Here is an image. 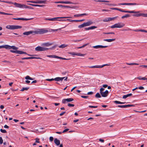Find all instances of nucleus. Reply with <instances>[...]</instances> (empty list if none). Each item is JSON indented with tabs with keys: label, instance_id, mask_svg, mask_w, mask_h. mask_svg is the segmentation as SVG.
<instances>
[{
	"label": "nucleus",
	"instance_id": "obj_1",
	"mask_svg": "<svg viewBox=\"0 0 147 147\" xmlns=\"http://www.w3.org/2000/svg\"><path fill=\"white\" fill-rule=\"evenodd\" d=\"M48 32L47 30H45L44 29H40L38 31H30L28 32H26L23 33V34L24 35H28L30 34L34 33L36 34H41L46 33Z\"/></svg>",
	"mask_w": 147,
	"mask_h": 147
},
{
	"label": "nucleus",
	"instance_id": "obj_2",
	"mask_svg": "<svg viewBox=\"0 0 147 147\" xmlns=\"http://www.w3.org/2000/svg\"><path fill=\"white\" fill-rule=\"evenodd\" d=\"M22 28L21 26L15 25H8L6 27V28L8 29L13 30L21 28Z\"/></svg>",
	"mask_w": 147,
	"mask_h": 147
},
{
	"label": "nucleus",
	"instance_id": "obj_3",
	"mask_svg": "<svg viewBox=\"0 0 147 147\" xmlns=\"http://www.w3.org/2000/svg\"><path fill=\"white\" fill-rule=\"evenodd\" d=\"M125 26V24L123 23H117L115 24L114 25H113L111 26V28H121Z\"/></svg>",
	"mask_w": 147,
	"mask_h": 147
},
{
	"label": "nucleus",
	"instance_id": "obj_4",
	"mask_svg": "<svg viewBox=\"0 0 147 147\" xmlns=\"http://www.w3.org/2000/svg\"><path fill=\"white\" fill-rule=\"evenodd\" d=\"M10 51L11 52L15 53L16 54H27L29 56H32V55L28 54L26 52H24L22 51H19V50H16L15 51L12 50H10Z\"/></svg>",
	"mask_w": 147,
	"mask_h": 147
},
{
	"label": "nucleus",
	"instance_id": "obj_5",
	"mask_svg": "<svg viewBox=\"0 0 147 147\" xmlns=\"http://www.w3.org/2000/svg\"><path fill=\"white\" fill-rule=\"evenodd\" d=\"M47 56L48 57H49L50 58L59 59H61L64 60H69L70 59H66L61 57H59L58 56L55 55H47Z\"/></svg>",
	"mask_w": 147,
	"mask_h": 147
},
{
	"label": "nucleus",
	"instance_id": "obj_6",
	"mask_svg": "<svg viewBox=\"0 0 147 147\" xmlns=\"http://www.w3.org/2000/svg\"><path fill=\"white\" fill-rule=\"evenodd\" d=\"M49 49V48L46 47H41L40 46H38L35 48V50L37 51H47Z\"/></svg>",
	"mask_w": 147,
	"mask_h": 147
},
{
	"label": "nucleus",
	"instance_id": "obj_7",
	"mask_svg": "<svg viewBox=\"0 0 147 147\" xmlns=\"http://www.w3.org/2000/svg\"><path fill=\"white\" fill-rule=\"evenodd\" d=\"M70 17H56L53 18H45V20H49L51 21H55L56 20H58L57 19H60V18H70Z\"/></svg>",
	"mask_w": 147,
	"mask_h": 147
},
{
	"label": "nucleus",
	"instance_id": "obj_8",
	"mask_svg": "<svg viewBox=\"0 0 147 147\" xmlns=\"http://www.w3.org/2000/svg\"><path fill=\"white\" fill-rule=\"evenodd\" d=\"M118 11L128 13H140L139 11H125L121 9H119Z\"/></svg>",
	"mask_w": 147,
	"mask_h": 147
},
{
	"label": "nucleus",
	"instance_id": "obj_9",
	"mask_svg": "<svg viewBox=\"0 0 147 147\" xmlns=\"http://www.w3.org/2000/svg\"><path fill=\"white\" fill-rule=\"evenodd\" d=\"M109 65L107 64H104L102 65H94V66H88V67L89 68H101L103 67L104 66H108Z\"/></svg>",
	"mask_w": 147,
	"mask_h": 147
},
{
	"label": "nucleus",
	"instance_id": "obj_10",
	"mask_svg": "<svg viewBox=\"0 0 147 147\" xmlns=\"http://www.w3.org/2000/svg\"><path fill=\"white\" fill-rule=\"evenodd\" d=\"M136 14H133L132 16H135L136 17H138L140 16H142L144 17H147V13H136Z\"/></svg>",
	"mask_w": 147,
	"mask_h": 147
},
{
	"label": "nucleus",
	"instance_id": "obj_11",
	"mask_svg": "<svg viewBox=\"0 0 147 147\" xmlns=\"http://www.w3.org/2000/svg\"><path fill=\"white\" fill-rule=\"evenodd\" d=\"M138 4L136 3H120L118 4L119 5H138Z\"/></svg>",
	"mask_w": 147,
	"mask_h": 147
},
{
	"label": "nucleus",
	"instance_id": "obj_12",
	"mask_svg": "<svg viewBox=\"0 0 147 147\" xmlns=\"http://www.w3.org/2000/svg\"><path fill=\"white\" fill-rule=\"evenodd\" d=\"M101 96L103 97H107L109 94V91L107 90H106L105 92H102L100 93Z\"/></svg>",
	"mask_w": 147,
	"mask_h": 147
},
{
	"label": "nucleus",
	"instance_id": "obj_13",
	"mask_svg": "<svg viewBox=\"0 0 147 147\" xmlns=\"http://www.w3.org/2000/svg\"><path fill=\"white\" fill-rule=\"evenodd\" d=\"M13 19L17 20H28L33 19V18H30L28 19L24 18H13Z\"/></svg>",
	"mask_w": 147,
	"mask_h": 147
},
{
	"label": "nucleus",
	"instance_id": "obj_14",
	"mask_svg": "<svg viewBox=\"0 0 147 147\" xmlns=\"http://www.w3.org/2000/svg\"><path fill=\"white\" fill-rule=\"evenodd\" d=\"M108 47L107 46H103L101 45H98L95 46H94L92 47L95 49H98L100 48H106L107 47Z\"/></svg>",
	"mask_w": 147,
	"mask_h": 147
},
{
	"label": "nucleus",
	"instance_id": "obj_15",
	"mask_svg": "<svg viewBox=\"0 0 147 147\" xmlns=\"http://www.w3.org/2000/svg\"><path fill=\"white\" fill-rule=\"evenodd\" d=\"M13 4L15 6V7H18L20 8H23L24 7V4H19L17 3H13Z\"/></svg>",
	"mask_w": 147,
	"mask_h": 147
},
{
	"label": "nucleus",
	"instance_id": "obj_16",
	"mask_svg": "<svg viewBox=\"0 0 147 147\" xmlns=\"http://www.w3.org/2000/svg\"><path fill=\"white\" fill-rule=\"evenodd\" d=\"M11 49L13 50H17L18 49V48L14 46H10L7 45V49Z\"/></svg>",
	"mask_w": 147,
	"mask_h": 147
},
{
	"label": "nucleus",
	"instance_id": "obj_17",
	"mask_svg": "<svg viewBox=\"0 0 147 147\" xmlns=\"http://www.w3.org/2000/svg\"><path fill=\"white\" fill-rule=\"evenodd\" d=\"M57 6L61 7L62 8H74L76 7H71L68 6L63 5H57Z\"/></svg>",
	"mask_w": 147,
	"mask_h": 147
},
{
	"label": "nucleus",
	"instance_id": "obj_18",
	"mask_svg": "<svg viewBox=\"0 0 147 147\" xmlns=\"http://www.w3.org/2000/svg\"><path fill=\"white\" fill-rule=\"evenodd\" d=\"M88 14L87 13H84L80 14H76L74 15V16L75 17H77L80 16H87Z\"/></svg>",
	"mask_w": 147,
	"mask_h": 147
},
{
	"label": "nucleus",
	"instance_id": "obj_19",
	"mask_svg": "<svg viewBox=\"0 0 147 147\" xmlns=\"http://www.w3.org/2000/svg\"><path fill=\"white\" fill-rule=\"evenodd\" d=\"M54 142L57 146H59L60 144V141L56 138L55 139Z\"/></svg>",
	"mask_w": 147,
	"mask_h": 147
},
{
	"label": "nucleus",
	"instance_id": "obj_20",
	"mask_svg": "<svg viewBox=\"0 0 147 147\" xmlns=\"http://www.w3.org/2000/svg\"><path fill=\"white\" fill-rule=\"evenodd\" d=\"M94 22L92 21H89L86 22H85L86 26H90L93 24Z\"/></svg>",
	"mask_w": 147,
	"mask_h": 147
},
{
	"label": "nucleus",
	"instance_id": "obj_21",
	"mask_svg": "<svg viewBox=\"0 0 147 147\" xmlns=\"http://www.w3.org/2000/svg\"><path fill=\"white\" fill-rule=\"evenodd\" d=\"M65 78V77H62V78H60V77H57L55 78V81H62Z\"/></svg>",
	"mask_w": 147,
	"mask_h": 147
},
{
	"label": "nucleus",
	"instance_id": "obj_22",
	"mask_svg": "<svg viewBox=\"0 0 147 147\" xmlns=\"http://www.w3.org/2000/svg\"><path fill=\"white\" fill-rule=\"evenodd\" d=\"M113 20V19L112 18H106L104 19L103 21L104 22H107L109 21H110L111 20Z\"/></svg>",
	"mask_w": 147,
	"mask_h": 147
},
{
	"label": "nucleus",
	"instance_id": "obj_23",
	"mask_svg": "<svg viewBox=\"0 0 147 147\" xmlns=\"http://www.w3.org/2000/svg\"><path fill=\"white\" fill-rule=\"evenodd\" d=\"M132 95L131 93L128 94L127 95H124L123 96V99H125L128 97L131 96Z\"/></svg>",
	"mask_w": 147,
	"mask_h": 147
},
{
	"label": "nucleus",
	"instance_id": "obj_24",
	"mask_svg": "<svg viewBox=\"0 0 147 147\" xmlns=\"http://www.w3.org/2000/svg\"><path fill=\"white\" fill-rule=\"evenodd\" d=\"M115 39H105L103 40L104 41H106L109 42H111L115 41Z\"/></svg>",
	"mask_w": 147,
	"mask_h": 147
},
{
	"label": "nucleus",
	"instance_id": "obj_25",
	"mask_svg": "<svg viewBox=\"0 0 147 147\" xmlns=\"http://www.w3.org/2000/svg\"><path fill=\"white\" fill-rule=\"evenodd\" d=\"M136 78L138 79L139 80H147V78L145 77H142L141 76H140Z\"/></svg>",
	"mask_w": 147,
	"mask_h": 147
},
{
	"label": "nucleus",
	"instance_id": "obj_26",
	"mask_svg": "<svg viewBox=\"0 0 147 147\" xmlns=\"http://www.w3.org/2000/svg\"><path fill=\"white\" fill-rule=\"evenodd\" d=\"M28 5L34 7H42L44 6L43 5H35L31 4H28Z\"/></svg>",
	"mask_w": 147,
	"mask_h": 147
},
{
	"label": "nucleus",
	"instance_id": "obj_27",
	"mask_svg": "<svg viewBox=\"0 0 147 147\" xmlns=\"http://www.w3.org/2000/svg\"><path fill=\"white\" fill-rule=\"evenodd\" d=\"M52 45V44L48 42L43 43L42 45L43 46L48 47Z\"/></svg>",
	"mask_w": 147,
	"mask_h": 147
},
{
	"label": "nucleus",
	"instance_id": "obj_28",
	"mask_svg": "<svg viewBox=\"0 0 147 147\" xmlns=\"http://www.w3.org/2000/svg\"><path fill=\"white\" fill-rule=\"evenodd\" d=\"M60 3H65V4H72L73 3H72L70 1H60Z\"/></svg>",
	"mask_w": 147,
	"mask_h": 147
},
{
	"label": "nucleus",
	"instance_id": "obj_29",
	"mask_svg": "<svg viewBox=\"0 0 147 147\" xmlns=\"http://www.w3.org/2000/svg\"><path fill=\"white\" fill-rule=\"evenodd\" d=\"M86 26L85 22H84L82 24L79 25L78 26V28H82Z\"/></svg>",
	"mask_w": 147,
	"mask_h": 147
},
{
	"label": "nucleus",
	"instance_id": "obj_30",
	"mask_svg": "<svg viewBox=\"0 0 147 147\" xmlns=\"http://www.w3.org/2000/svg\"><path fill=\"white\" fill-rule=\"evenodd\" d=\"M84 20V19H82L81 20H72L71 21V22H81Z\"/></svg>",
	"mask_w": 147,
	"mask_h": 147
},
{
	"label": "nucleus",
	"instance_id": "obj_31",
	"mask_svg": "<svg viewBox=\"0 0 147 147\" xmlns=\"http://www.w3.org/2000/svg\"><path fill=\"white\" fill-rule=\"evenodd\" d=\"M68 46V45H67L65 44H62L60 46H59V47L60 48H65L66 47H67Z\"/></svg>",
	"mask_w": 147,
	"mask_h": 147
},
{
	"label": "nucleus",
	"instance_id": "obj_32",
	"mask_svg": "<svg viewBox=\"0 0 147 147\" xmlns=\"http://www.w3.org/2000/svg\"><path fill=\"white\" fill-rule=\"evenodd\" d=\"M114 102L116 104H123L125 103V102H122L119 101L115 100L114 101Z\"/></svg>",
	"mask_w": 147,
	"mask_h": 147
},
{
	"label": "nucleus",
	"instance_id": "obj_33",
	"mask_svg": "<svg viewBox=\"0 0 147 147\" xmlns=\"http://www.w3.org/2000/svg\"><path fill=\"white\" fill-rule=\"evenodd\" d=\"M35 58L34 57H24L22 58V60H24L26 59H35Z\"/></svg>",
	"mask_w": 147,
	"mask_h": 147
},
{
	"label": "nucleus",
	"instance_id": "obj_34",
	"mask_svg": "<svg viewBox=\"0 0 147 147\" xmlns=\"http://www.w3.org/2000/svg\"><path fill=\"white\" fill-rule=\"evenodd\" d=\"M23 8H29L30 9H33L34 8L33 7H32L31 6H28L26 5H24Z\"/></svg>",
	"mask_w": 147,
	"mask_h": 147
},
{
	"label": "nucleus",
	"instance_id": "obj_35",
	"mask_svg": "<svg viewBox=\"0 0 147 147\" xmlns=\"http://www.w3.org/2000/svg\"><path fill=\"white\" fill-rule=\"evenodd\" d=\"M47 1L45 0H38V3H46Z\"/></svg>",
	"mask_w": 147,
	"mask_h": 147
},
{
	"label": "nucleus",
	"instance_id": "obj_36",
	"mask_svg": "<svg viewBox=\"0 0 147 147\" xmlns=\"http://www.w3.org/2000/svg\"><path fill=\"white\" fill-rule=\"evenodd\" d=\"M84 54H82L79 53H76L75 54V55L80 56H84Z\"/></svg>",
	"mask_w": 147,
	"mask_h": 147
},
{
	"label": "nucleus",
	"instance_id": "obj_37",
	"mask_svg": "<svg viewBox=\"0 0 147 147\" xmlns=\"http://www.w3.org/2000/svg\"><path fill=\"white\" fill-rule=\"evenodd\" d=\"M29 88V87H25V88H22L20 90V91H23L24 90H28Z\"/></svg>",
	"mask_w": 147,
	"mask_h": 147
},
{
	"label": "nucleus",
	"instance_id": "obj_38",
	"mask_svg": "<svg viewBox=\"0 0 147 147\" xmlns=\"http://www.w3.org/2000/svg\"><path fill=\"white\" fill-rule=\"evenodd\" d=\"M95 96L96 98H100L101 97L100 94L98 92L95 95Z\"/></svg>",
	"mask_w": 147,
	"mask_h": 147
},
{
	"label": "nucleus",
	"instance_id": "obj_39",
	"mask_svg": "<svg viewBox=\"0 0 147 147\" xmlns=\"http://www.w3.org/2000/svg\"><path fill=\"white\" fill-rule=\"evenodd\" d=\"M130 17V15L129 14H127L125 16H123L121 17L122 19H123L124 18H127Z\"/></svg>",
	"mask_w": 147,
	"mask_h": 147
},
{
	"label": "nucleus",
	"instance_id": "obj_40",
	"mask_svg": "<svg viewBox=\"0 0 147 147\" xmlns=\"http://www.w3.org/2000/svg\"><path fill=\"white\" fill-rule=\"evenodd\" d=\"M25 78L26 79V80H33V79L32 78L30 77L29 76H26Z\"/></svg>",
	"mask_w": 147,
	"mask_h": 147
},
{
	"label": "nucleus",
	"instance_id": "obj_41",
	"mask_svg": "<svg viewBox=\"0 0 147 147\" xmlns=\"http://www.w3.org/2000/svg\"><path fill=\"white\" fill-rule=\"evenodd\" d=\"M66 99V101H67V102H70L74 100V99L73 98H70Z\"/></svg>",
	"mask_w": 147,
	"mask_h": 147
},
{
	"label": "nucleus",
	"instance_id": "obj_42",
	"mask_svg": "<svg viewBox=\"0 0 147 147\" xmlns=\"http://www.w3.org/2000/svg\"><path fill=\"white\" fill-rule=\"evenodd\" d=\"M126 64L129 65H139V64L138 63H126Z\"/></svg>",
	"mask_w": 147,
	"mask_h": 147
},
{
	"label": "nucleus",
	"instance_id": "obj_43",
	"mask_svg": "<svg viewBox=\"0 0 147 147\" xmlns=\"http://www.w3.org/2000/svg\"><path fill=\"white\" fill-rule=\"evenodd\" d=\"M117 107L120 108H126L127 107V105H119L117 106Z\"/></svg>",
	"mask_w": 147,
	"mask_h": 147
},
{
	"label": "nucleus",
	"instance_id": "obj_44",
	"mask_svg": "<svg viewBox=\"0 0 147 147\" xmlns=\"http://www.w3.org/2000/svg\"><path fill=\"white\" fill-rule=\"evenodd\" d=\"M7 45H4L0 46V49L2 48H4L7 49Z\"/></svg>",
	"mask_w": 147,
	"mask_h": 147
},
{
	"label": "nucleus",
	"instance_id": "obj_45",
	"mask_svg": "<svg viewBox=\"0 0 147 147\" xmlns=\"http://www.w3.org/2000/svg\"><path fill=\"white\" fill-rule=\"evenodd\" d=\"M97 28V27L94 26H91V27H89L90 30L94 29L95 28Z\"/></svg>",
	"mask_w": 147,
	"mask_h": 147
},
{
	"label": "nucleus",
	"instance_id": "obj_46",
	"mask_svg": "<svg viewBox=\"0 0 147 147\" xmlns=\"http://www.w3.org/2000/svg\"><path fill=\"white\" fill-rule=\"evenodd\" d=\"M68 53L72 55H75L76 54V53L75 52H69Z\"/></svg>",
	"mask_w": 147,
	"mask_h": 147
},
{
	"label": "nucleus",
	"instance_id": "obj_47",
	"mask_svg": "<svg viewBox=\"0 0 147 147\" xmlns=\"http://www.w3.org/2000/svg\"><path fill=\"white\" fill-rule=\"evenodd\" d=\"M0 130V131L2 132V133H6L7 132V131H6V130L5 129H1Z\"/></svg>",
	"mask_w": 147,
	"mask_h": 147
},
{
	"label": "nucleus",
	"instance_id": "obj_48",
	"mask_svg": "<svg viewBox=\"0 0 147 147\" xmlns=\"http://www.w3.org/2000/svg\"><path fill=\"white\" fill-rule=\"evenodd\" d=\"M66 99H63L62 100V102L63 104H65L67 102V101H66Z\"/></svg>",
	"mask_w": 147,
	"mask_h": 147
},
{
	"label": "nucleus",
	"instance_id": "obj_49",
	"mask_svg": "<svg viewBox=\"0 0 147 147\" xmlns=\"http://www.w3.org/2000/svg\"><path fill=\"white\" fill-rule=\"evenodd\" d=\"M40 139L39 138H36L35 139V142L37 143H40V142L39 141Z\"/></svg>",
	"mask_w": 147,
	"mask_h": 147
},
{
	"label": "nucleus",
	"instance_id": "obj_50",
	"mask_svg": "<svg viewBox=\"0 0 147 147\" xmlns=\"http://www.w3.org/2000/svg\"><path fill=\"white\" fill-rule=\"evenodd\" d=\"M46 80L47 81H53V80H55V78H54V79L52 78L51 79H46Z\"/></svg>",
	"mask_w": 147,
	"mask_h": 147
},
{
	"label": "nucleus",
	"instance_id": "obj_51",
	"mask_svg": "<svg viewBox=\"0 0 147 147\" xmlns=\"http://www.w3.org/2000/svg\"><path fill=\"white\" fill-rule=\"evenodd\" d=\"M68 106L69 107H73L74 106V105L71 104L70 103H69L68 104Z\"/></svg>",
	"mask_w": 147,
	"mask_h": 147
},
{
	"label": "nucleus",
	"instance_id": "obj_52",
	"mask_svg": "<svg viewBox=\"0 0 147 147\" xmlns=\"http://www.w3.org/2000/svg\"><path fill=\"white\" fill-rule=\"evenodd\" d=\"M140 32H147V31L143 30V29H141L140 30Z\"/></svg>",
	"mask_w": 147,
	"mask_h": 147
},
{
	"label": "nucleus",
	"instance_id": "obj_53",
	"mask_svg": "<svg viewBox=\"0 0 147 147\" xmlns=\"http://www.w3.org/2000/svg\"><path fill=\"white\" fill-rule=\"evenodd\" d=\"M105 90V89L103 88H101L100 89V93H101L102 92H103V91Z\"/></svg>",
	"mask_w": 147,
	"mask_h": 147
},
{
	"label": "nucleus",
	"instance_id": "obj_54",
	"mask_svg": "<svg viewBox=\"0 0 147 147\" xmlns=\"http://www.w3.org/2000/svg\"><path fill=\"white\" fill-rule=\"evenodd\" d=\"M3 140L1 137H0V144H1L3 143Z\"/></svg>",
	"mask_w": 147,
	"mask_h": 147
},
{
	"label": "nucleus",
	"instance_id": "obj_55",
	"mask_svg": "<svg viewBox=\"0 0 147 147\" xmlns=\"http://www.w3.org/2000/svg\"><path fill=\"white\" fill-rule=\"evenodd\" d=\"M89 107L91 108H96L97 107V106H89Z\"/></svg>",
	"mask_w": 147,
	"mask_h": 147
},
{
	"label": "nucleus",
	"instance_id": "obj_56",
	"mask_svg": "<svg viewBox=\"0 0 147 147\" xmlns=\"http://www.w3.org/2000/svg\"><path fill=\"white\" fill-rule=\"evenodd\" d=\"M69 130V129H64L63 131L62 132V133H65L67 131H68Z\"/></svg>",
	"mask_w": 147,
	"mask_h": 147
},
{
	"label": "nucleus",
	"instance_id": "obj_57",
	"mask_svg": "<svg viewBox=\"0 0 147 147\" xmlns=\"http://www.w3.org/2000/svg\"><path fill=\"white\" fill-rule=\"evenodd\" d=\"M53 137H50L49 138V140L51 141L52 142L53 141Z\"/></svg>",
	"mask_w": 147,
	"mask_h": 147
},
{
	"label": "nucleus",
	"instance_id": "obj_58",
	"mask_svg": "<svg viewBox=\"0 0 147 147\" xmlns=\"http://www.w3.org/2000/svg\"><path fill=\"white\" fill-rule=\"evenodd\" d=\"M140 67H143L144 68H147V65H141L140 66Z\"/></svg>",
	"mask_w": 147,
	"mask_h": 147
},
{
	"label": "nucleus",
	"instance_id": "obj_59",
	"mask_svg": "<svg viewBox=\"0 0 147 147\" xmlns=\"http://www.w3.org/2000/svg\"><path fill=\"white\" fill-rule=\"evenodd\" d=\"M87 45V44H84V45H83L82 46H81V47H80L78 48H82L84 47H85V46H86Z\"/></svg>",
	"mask_w": 147,
	"mask_h": 147
},
{
	"label": "nucleus",
	"instance_id": "obj_60",
	"mask_svg": "<svg viewBox=\"0 0 147 147\" xmlns=\"http://www.w3.org/2000/svg\"><path fill=\"white\" fill-rule=\"evenodd\" d=\"M127 107H134L135 106L133 105H127Z\"/></svg>",
	"mask_w": 147,
	"mask_h": 147
},
{
	"label": "nucleus",
	"instance_id": "obj_61",
	"mask_svg": "<svg viewBox=\"0 0 147 147\" xmlns=\"http://www.w3.org/2000/svg\"><path fill=\"white\" fill-rule=\"evenodd\" d=\"M81 97L83 98H87L88 97V96L82 95L81 96Z\"/></svg>",
	"mask_w": 147,
	"mask_h": 147
},
{
	"label": "nucleus",
	"instance_id": "obj_62",
	"mask_svg": "<svg viewBox=\"0 0 147 147\" xmlns=\"http://www.w3.org/2000/svg\"><path fill=\"white\" fill-rule=\"evenodd\" d=\"M138 88V89H140V90H143V89H144V87H143L142 86L139 87Z\"/></svg>",
	"mask_w": 147,
	"mask_h": 147
},
{
	"label": "nucleus",
	"instance_id": "obj_63",
	"mask_svg": "<svg viewBox=\"0 0 147 147\" xmlns=\"http://www.w3.org/2000/svg\"><path fill=\"white\" fill-rule=\"evenodd\" d=\"M6 3H9V4H13V3L11 2V1H6Z\"/></svg>",
	"mask_w": 147,
	"mask_h": 147
},
{
	"label": "nucleus",
	"instance_id": "obj_64",
	"mask_svg": "<svg viewBox=\"0 0 147 147\" xmlns=\"http://www.w3.org/2000/svg\"><path fill=\"white\" fill-rule=\"evenodd\" d=\"M65 113V112H62L60 114V116H61L62 115H63Z\"/></svg>",
	"mask_w": 147,
	"mask_h": 147
}]
</instances>
